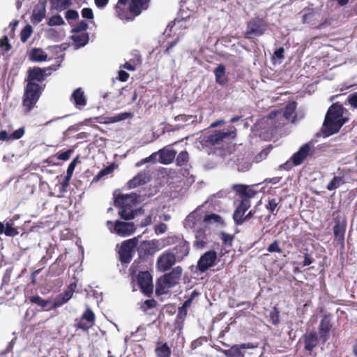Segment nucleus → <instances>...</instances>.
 I'll use <instances>...</instances> for the list:
<instances>
[{
	"mask_svg": "<svg viewBox=\"0 0 357 357\" xmlns=\"http://www.w3.org/2000/svg\"><path fill=\"white\" fill-rule=\"evenodd\" d=\"M214 75L215 77V82L221 85L224 86L228 82L227 76L226 75V68L223 64H219L214 70Z\"/></svg>",
	"mask_w": 357,
	"mask_h": 357,
	"instance_id": "c756f323",
	"label": "nucleus"
},
{
	"mask_svg": "<svg viewBox=\"0 0 357 357\" xmlns=\"http://www.w3.org/2000/svg\"><path fill=\"white\" fill-rule=\"evenodd\" d=\"M177 261L176 258L170 250L160 255L156 261L157 268L160 271L165 272L169 270Z\"/></svg>",
	"mask_w": 357,
	"mask_h": 357,
	"instance_id": "4468645a",
	"label": "nucleus"
},
{
	"mask_svg": "<svg viewBox=\"0 0 357 357\" xmlns=\"http://www.w3.org/2000/svg\"><path fill=\"white\" fill-rule=\"evenodd\" d=\"M158 156L159 157L158 151L153 153L150 156H149L146 158H145L144 162H158V159L157 158Z\"/></svg>",
	"mask_w": 357,
	"mask_h": 357,
	"instance_id": "338daca9",
	"label": "nucleus"
},
{
	"mask_svg": "<svg viewBox=\"0 0 357 357\" xmlns=\"http://www.w3.org/2000/svg\"><path fill=\"white\" fill-rule=\"evenodd\" d=\"M303 339L304 342V348L306 351L311 353L314 347L319 343V339L317 334L316 332H310L309 333H305L303 335Z\"/></svg>",
	"mask_w": 357,
	"mask_h": 357,
	"instance_id": "4be33fe9",
	"label": "nucleus"
},
{
	"mask_svg": "<svg viewBox=\"0 0 357 357\" xmlns=\"http://www.w3.org/2000/svg\"><path fill=\"white\" fill-rule=\"evenodd\" d=\"M0 47L5 52H8L11 50L12 46L9 43V40L7 36H4L0 40Z\"/></svg>",
	"mask_w": 357,
	"mask_h": 357,
	"instance_id": "09e8293b",
	"label": "nucleus"
},
{
	"mask_svg": "<svg viewBox=\"0 0 357 357\" xmlns=\"http://www.w3.org/2000/svg\"><path fill=\"white\" fill-rule=\"evenodd\" d=\"M70 100H73L75 105L77 108L84 107L86 105V98L82 88H77L73 92Z\"/></svg>",
	"mask_w": 357,
	"mask_h": 357,
	"instance_id": "cd10ccee",
	"label": "nucleus"
},
{
	"mask_svg": "<svg viewBox=\"0 0 357 357\" xmlns=\"http://www.w3.org/2000/svg\"><path fill=\"white\" fill-rule=\"evenodd\" d=\"M95 321L96 315L92 310L88 307L83 312L82 317L75 319L74 326L77 329L88 332L94 326Z\"/></svg>",
	"mask_w": 357,
	"mask_h": 357,
	"instance_id": "9b49d317",
	"label": "nucleus"
},
{
	"mask_svg": "<svg viewBox=\"0 0 357 357\" xmlns=\"http://www.w3.org/2000/svg\"><path fill=\"white\" fill-rule=\"evenodd\" d=\"M221 220V217L219 215L215 213L205 215L204 217L203 218V222L206 224L211 222L220 223Z\"/></svg>",
	"mask_w": 357,
	"mask_h": 357,
	"instance_id": "a18cd8bd",
	"label": "nucleus"
},
{
	"mask_svg": "<svg viewBox=\"0 0 357 357\" xmlns=\"http://www.w3.org/2000/svg\"><path fill=\"white\" fill-rule=\"evenodd\" d=\"M149 181V176L146 173L139 172L128 182L127 185L130 189L135 188L146 184Z\"/></svg>",
	"mask_w": 357,
	"mask_h": 357,
	"instance_id": "5701e85b",
	"label": "nucleus"
},
{
	"mask_svg": "<svg viewBox=\"0 0 357 357\" xmlns=\"http://www.w3.org/2000/svg\"><path fill=\"white\" fill-rule=\"evenodd\" d=\"M29 299L31 303L42 307L44 310L55 309V307H53V301L50 299L45 300L38 295L30 296Z\"/></svg>",
	"mask_w": 357,
	"mask_h": 357,
	"instance_id": "393cba45",
	"label": "nucleus"
},
{
	"mask_svg": "<svg viewBox=\"0 0 357 357\" xmlns=\"http://www.w3.org/2000/svg\"><path fill=\"white\" fill-rule=\"evenodd\" d=\"M156 357H170L171 349L167 342H158L154 349Z\"/></svg>",
	"mask_w": 357,
	"mask_h": 357,
	"instance_id": "2f4dec72",
	"label": "nucleus"
},
{
	"mask_svg": "<svg viewBox=\"0 0 357 357\" xmlns=\"http://www.w3.org/2000/svg\"><path fill=\"white\" fill-rule=\"evenodd\" d=\"M269 321L273 325H277L280 322V312L275 307L270 312Z\"/></svg>",
	"mask_w": 357,
	"mask_h": 357,
	"instance_id": "8fccbe9b",
	"label": "nucleus"
},
{
	"mask_svg": "<svg viewBox=\"0 0 357 357\" xmlns=\"http://www.w3.org/2000/svg\"><path fill=\"white\" fill-rule=\"evenodd\" d=\"M206 227L197 229L195 231V241L193 244L194 247L202 249L206 246Z\"/></svg>",
	"mask_w": 357,
	"mask_h": 357,
	"instance_id": "c85d7f7f",
	"label": "nucleus"
},
{
	"mask_svg": "<svg viewBox=\"0 0 357 357\" xmlns=\"http://www.w3.org/2000/svg\"><path fill=\"white\" fill-rule=\"evenodd\" d=\"M73 151L72 149H68L64 152H58L56 154V157L57 159L61 160H68L70 158L71 154L73 153Z\"/></svg>",
	"mask_w": 357,
	"mask_h": 357,
	"instance_id": "864d4df0",
	"label": "nucleus"
},
{
	"mask_svg": "<svg viewBox=\"0 0 357 357\" xmlns=\"http://www.w3.org/2000/svg\"><path fill=\"white\" fill-rule=\"evenodd\" d=\"M167 225L165 223H160L155 226V232L157 234H161L166 231Z\"/></svg>",
	"mask_w": 357,
	"mask_h": 357,
	"instance_id": "e2e57ef3",
	"label": "nucleus"
},
{
	"mask_svg": "<svg viewBox=\"0 0 357 357\" xmlns=\"http://www.w3.org/2000/svg\"><path fill=\"white\" fill-rule=\"evenodd\" d=\"M257 345L252 342L242 343L239 344H234L229 349H220V351L226 357H244V349H255Z\"/></svg>",
	"mask_w": 357,
	"mask_h": 357,
	"instance_id": "ddd939ff",
	"label": "nucleus"
},
{
	"mask_svg": "<svg viewBox=\"0 0 357 357\" xmlns=\"http://www.w3.org/2000/svg\"><path fill=\"white\" fill-rule=\"evenodd\" d=\"M217 259L216 252L214 250H209L206 252L201 256L197 262V268L201 273H204L209 268L212 267Z\"/></svg>",
	"mask_w": 357,
	"mask_h": 357,
	"instance_id": "dca6fc26",
	"label": "nucleus"
},
{
	"mask_svg": "<svg viewBox=\"0 0 357 357\" xmlns=\"http://www.w3.org/2000/svg\"><path fill=\"white\" fill-rule=\"evenodd\" d=\"M3 234L9 237H14L19 234V231L14 227V222L11 219L6 221V223L0 222V235Z\"/></svg>",
	"mask_w": 357,
	"mask_h": 357,
	"instance_id": "b1692460",
	"label": "nucleus"
},
{
	"mask_svg": "<svg viewBox=\"0 0 357 357\" xmlns=\"http://www.w3.org/2000/svg\"><path fill=\"white\" fill-rule=\"evenodd\" d=\"M202 220V215L198 209L190 213L185 220V227L193 229L200 223Z\"/></svg>",
	"mask_w": 357,
	"mask_h": 357,
	"instance_id": "a878e982",
	"label": "nucleus"
},
{
	"mask_svg": "<svg viewBox=\"0 0 357 357\" xmlns=\"http://www.w3.org/2000/svg\"><path fill=\"white\" fill-rule=\"evenodd\" d=\"M157 304H158V303L155 299H153V298L148 299L144 302L143 305L142 306V308L143 311H146L149 309H152V308L155 307Z\"/></svg>",
	"mask_w": 357,
	"mask_h": 357,
	"instance_id": "3c124183",
	"label": "nucleus"
},
{
	"mask_svg": "<svg viewBox=\"0 0 357 357\" xmlns=\"http://www.w3.org/2000/svg\"><path fill=\"white\" fill-rule=\"evenodd\" d=\"M151 0H118L117 16L122 20L132 21L149 8Z\"/></svg>",
	"mask_w": 357,
	"mask_h": 357,
	"instance_id": "20e7f679",
	"label": "nucleus"
},
{
	"mask_svg": "<svg viewBox=\"0 0 357 357\" xmlns=\"http://www.w3.org/2000/svg\"><path fill=\"white\" fill-rule=\"evenodd\" d=\"M158 162L161 164L168 165L172 163L176 155V151L169 147H164L158 151Z\"/></svg>",
	"mask_w": 357,
	"mask_h": 357,
	"instance_id": "412c9836",
	"label": "nucleus"
},
{
	"mask_svg": "<svg viewBox=\"0 0 357 357\" xmlns=\"http://www.w3.org/2000/svg\"><path fill=\"white\" fill-rule=\"evenodd\" d=\"M24 128L22 127L10 134L11 140H16L22 138L24 135Z\"/></svg>",
	"mask_w": 357,
	"mask_h": 357,
	"instance_id": "4d7b16f0",
	"label": "nucleus"
},
{
	"mask_svg": "<svg viewBox=\"0 0 357 357\" xmlns=\"http://www.w3.org/2000/svg\"><path fill=\"white\" fill-rule=\"evenodd\" d=\"M168 245L176 244V245L169 250L177 259V261H181L185 257L188 256L190 252V245L188 242L178 236H169L167 239Z\"/></svg>",
	"mask_w": 357,
	"mask_h": 357,
	"instance_id": "6e6552de",
	"label": "nucleus"
},
{
	"mask_svg": "<svg viewBox=\"0 0 357 357\" xmlns=\"http://www.w3.org/2000/svg\"><path fill=\"white\" fill-rule=\"evenodd\" d=\"M268 29V23L263 18L255 17L246 23V31L244 37L246 39H252L254 37L261 36Z\"/></svg>",
	"mask_w": 357,
	"mask_h": 357,
	"instance_id": "0eeeda50",
	"label": "nucleus"
},
{
	"mask_svg": "<svg viewBox=\"0 0 357 357\" xmlns=\"http://www.w3.org/2000/svg\"><path fill=\"white\" fill-rule=\"evenodd\" d=\"M52 10L61 12L72 5V0H49Z\"/></svg>",
	"mask_w": 357,
	"mask_h": 357,
	"instance_id": "473e14b6",
	"label": "nucleus"
},
{
	"mask_svg": "<svg viewBox=\"0 0 357 357\" xmlns=\"http://www.w3.org/2000/svg\"><path fill=\"white\" fill-rule=\"evenodd\" d=\"M272 146L270 145L268 147L264 149L260 153L255 157V162H259L261 160L266 158L267 155L269 154L271 150L272 149Z\"/></svg>",
	"mask_w": 357,
	"mask_h": 357,
	"instance_id": "49530a36",
	"label": "nucleus"
},
{
	"mask_svg": "<svg viewBox=\"0 0 357 357\" xmlns=\"http://www.w3.org/2000/svg\"><path fill=\"white\" fill-rule=\"evenodd\" d=\"M234 132L215 130L212 134L205 137L204 142L207 146L221 145L224 139L234 134Z\"/></svg>",
	"mask_w": 357,
	"mask_h": 357,
	"instance_id": "f3484780",
	"label": "nucleus"
},
{
	"mask_svg": "<svg viewBox=\"0 0 357 357\" xmlns=\"http://www.w3.org/2000/svg\"><path fill=\"white\" fill-rule=\"evenodd\" d=\"M129 78V74L124 70H119L118 73V79L121 82H126Z\"/></svg>",
	"mask_w": 357,
	"mask_h": 357,
	"instance_id": "69168bd1",
	"label": "nucleus"
},
{
	"mask_svg": "<svg viewBox=\"0 0 357 357\" xmlns=\"http://www.w3.org/2000/svg\"><path fill=\"white\" fill-rule=\"evenodd\" d=\"M237 169L238 172H248L252 167V163L248 158H238L237 159Z\"/></svg>",
	"mask_w": 357,
	"mask_h": 357,
	"instance_id": "4c0bfd02",
	"label": "nucleus"
},
{
	"mask_svg": "<svg viewBox=\"0 0 357 357\" xmlns=\"http://www.w3.org/2000/svg\"><path fill=\"white\" fill-rule=\"evenodd\" d=\"M344 181H343V178L341 176H334L333 179L328 183L326 186V189L328 190L332 191L337 188H339L342 184H343Z\"/></svg>",
	"mask_w": 357,
	"mask_h": 357,
	"instance_id": "a19ab883",
	"label": "nucleus"
},
{
	"mask_svg": "<svg viewBox=\"0 0 357 357\" xmlns=\"http://www.w3.org/2000/svg\"><path fill=\"white\" fill-rule=\"evenodd\" d=\"M188 310L180 307L178 310V313L176 315L177 320H183L187 315Z\"/></svg>",
	"mask_w": 357,
	"mask_h": 357,
	"instance_id": "0e129e2a",
	"label": "nucleus"
},
{
	"mask_svg": "<svg viewBox=\"0 0 357 357\" xmlns=\"http://www.w3.org/2000/svg\"><path fill=\"white\" fill-rule=\"evenodd\" d=\"M182 273L183 269L181 266H178L174 267L169 273H165L162 277L165 280V282L172 288L179 283Z\"/></svg>",
	"mask_w": 357,
	"mask_h": 357,
	"instance_id": "6ab92c4d",
	"label": "nucleus"
},
{
	"mask_svg": "<svg viewBox=\"0 0 357 357\" xmlns=\"http://www.w3.org/2000/svg\"><path fill=\"white\" fill-rule=\"evenodd\" d=\"M347 228V222L345 220L340 221L339 219H335V225L333 228L334 240L337 241L342 250L345 246V231Z\"/></svg>",
	"mask_w": 357,
	"mask_h": 357,
	"instance_id": "2eb2a0df",
	"label": "nucleus"
},
{
	"mask_svg": "<svg viewBox=\"0 0 357 357\" xmlns=\"http://www.w3.org/2000/svg\"><path fill=\"white\" fill-rule=\"evenodd\" d=\"M65 17L68 20H77L79 17L77 11L75 10H68L65 13Z\"/></svg>",
	"mask_w": 357,
	"mask_h": 357,
	"instance_id": "680f3d73",
	"label": "nucleus"
},
{
	"mask_svg": "<svg viewBox=\"0 0 357 357\" xmlns=\"http://www.w3.org/2000/svg\"><path fill=\"white\" fill-rule=\"evenodd\" d=\"M59 257L56 261L50 267V271L52 272V274L53 275H55V276H59L61 275V273L64 270V268L62 267V268H57V266H59V264H57L59 259Z\"/></svg>",
	"mask_w": 357,
	"mask_h": 357,
	"instance_id": "5fc2aeb1",
	"label": "nucleus"
},
{
	"mask_svg": "<svg viewBox=\"0 0 357 357\" xmlns=\"http://www.w3.org/2000/svg\"><path fill=\"white\" fill-rule=\"evenodd\" d=\"M282 202V198L276 199V198H272L269 199L268 204L266 205V208L272 214L276 215V213H274L275 210L277 208L278 205Z\"/></svg>",
	"mask_w": 357,
	"mask_h": 357,
	"instance_id": "79ce46f5",
	"label": "nucleus"
},
{
	"mask_svg": "<svg viewBox=\"0 0 357 357\" xmlns=\"http://www.w3.org/2000/svg\"><path fill=\"white\" fill-rule=\"evenodd\" d=\"M267 250L269 252H278L281 253L282 252L281 248L279 245V241L275 240L272 243H271L268 248Z\"/></svg>",
	"mask_w": 357,
	"mask_h": 357,
	"instance_id": "603ef678",
	"label": "nucleus"
},
{
	"mask_svg": "<svg viewBox=\"0 0 357 357\" xmlns=\"http://www.w3.org/2000/svg\"><path fill=\"white\" fill-rule=\"evenodd\" d=\"M297 107V103L295 101H292L288 103L284 107L283 116L284 117L289 120L292 116L294 113L295 112Z\"/></svg>",
	"mask_w": 357,
	"mask_h": 357,
	"instance_id": "ea45409f",
	"label": "nucleus"
},
{
	"mask_svg": "<svg viewBox=\"0 0 357 357\" xmlns=\"http://www.w3.org/2000/svg\"><path fill=\"white\" fill-rule=\"evenodd\" d=\"M331 328L332 325L330 322V319L328 316H324L320 321L319 328L320 337L323 340H326L328 338Z\"/></svg>",
	"mask_w": 357,
	"mask_h": 357,
	"instance_id": "7c9ffc66",
	"label": "nucleus"
},
{
	"mask_svg": "<svg viewBox=\"0 0 357 357\" xmlns=\"http://www.w3.org/2000/svg\"><path fill=\"white\" fill-rule=\"evenodd\" d=\"M231 188L241 198L240 203L233 213V219L236 225H241L250 220L255 213V211L251 210L245 215V213L251 206L250 198L255 197L257 192L252 186L245 184H234Z\"/></svg>",
	"mask_w": 357,
	"mask_h": 357,
	"instance_id": "f03ea898",
	"label": "nucleus"
},
{
	"mask_svg": "<svg viewBox=\"0 0 357 357\" xmlns=\"http://www.w3.org/2000/svg\"><path fill=\"white\" fill-rule=\"evenodd\" d=\"M33 32V28L31 25H26L20 32V39L21 41L25 43L30 38L31 33Z\"/></svg>",
	"mask_w": 357,
	"mask_h": 357,
	"instance_id": "37998d69",
	"label": "nucleus"
},
{
	"mask_svg": "<svg viewBox=\"0 0 357 357\" xmlns=\"http://www.w3.org/2000/svg\"><path fill=\"white\" fill-rule=\"evenodd\" d=\"M346 110L339 102L333 103L328 108L325 116L322 132L325 136H330L340 131L344 124L348 121V117H344Z\"/></svg>",
	"mask_w": 357,
	"mask_h": 357,
	"instance_id": "7ed1b4c3",
	"label": "nucleus"
},
{
	"mask_svg": "<svg viewBox=\"0 0 357 357\" xmlns=\"http://www.w3.org/2000/svg\"><path fill=\"white\" fill-rule=\"evenodd\" d=\"M30 61L33 62H43L47 59V53L41 48H32L28 54Z\"/></svg>",
	"mask_w": 357,
	"mask_h": 357,
	"instance_id": "bb28decb",
	"label": "nucleus"
},
{
	"mask_svg": "<svg viewBox=\"0 0 357 357\" xmlns=\"http://www.w3.org/2000/svg\"><path fill=\"white\" fill-rule=\"evenodd\" d=\"M346 102H348L351 107L357 109V92L349 94Z\"/></svg>",
	"mask_w": 357,
	"mask_h": 357,
	"instance_id": "6e6d98bb",
	"label": "nucleus"
},
{
	"mask_svg": "<svg viewBox=\"0 0 357 357\" xmlns=\"http://www.w3.org/2000/svg\"><path fill=\"white\" fill-rule=\"evenodd\" d=\"M47 68H29L25 79L26 85L22 96V109L24 114L29 113L36 105L45 88L43 82L49 75Z\"/></svg>",
	"mask_w": 357,
	"mask_h": 357,
	"instance_id": "f257e3e1",
	"label": "nucleus"
},
{
	"mask_svg": "<svg viewBox=\"0 0 357 357\" xmlns=\"http://www.w3.org/2000/svg\"><path fill=\"white\" fill-rule=\"evenodd\" d=\"M189 162V154L187 151H181L176 158V165L179 167H187Z\"/></svg>",
	"mask_w": 357,
	"mask_h": 357,
	"instance_id": "e433bc0d",
	"label": "nucleus"
},
{
	"mask_svg": "<svg viewBox=\"0 0 357 357\" xmlns=\"http://www.w3.org/2000/svg\"><path fill=\"white\" fill-rule=\"evenodd\" d=\"M172 287L165 282L162 277L159 278L155 284V295L159 296L168 293V289Z\"/></svg>",
	"mask_w": 357,
	"mask_h": 357,
	"instance_id": "f704fd0d",
	"label": "nucleus"
},
{
	"mask_svg": "<svg viewBox=\"0 0 357 357\" xmlns=\"http://www.w3.org/2000/svg\"><path fill=\"white\" fill-rule=\"evenodd\" d=\"M89 27L87 22L84 20H81L77 23V24L73 28V33H81L86 31Z\"/></svg>",
	"mask_w": 357,
	"mask_h": 357,
	"instance_id": "de8ad7c7",
	"label": "nucleus"
},
{
	"mask_svg": "<svg viewBox=\"0 0 357 357\" xmlns=\"http://www.w3.org/2000/svg\"><path fill=\"white\" fill-rule=\"evenodd\" d=\"M140 291L148 297H151L153 291V276L148 271H139L135 280Z\"/></svg>",
	"mask_w": 357,
	"mask_h": 357,
	"instance_id": "9d476101",
	"label": "nucleus"
},
{
	"mask_svg": "<svg viewBox=\"0 0 357 357\" xmlns=\"http://www.w3.org/2000/svg\"><path fill=\"white\" fill-rule=\"evenodd\" d=\"M137 245L136 238L126 240L121 243L118 253L119 261L122 264H128L131 261Z\"/></svg>",
	"mask_w": 357,
	"mask_h": 357,
	"instance_id": "1a4fd4ad",
	"label": "nucleus"
},
{
	"mask_svg": "<svg viewBox=\"0 0 357 357\" xmlns=\"http://www.w3.org/2000/svg\"><path fill=\"white\" fill-rule=\"evenodd\" d=\"M64 20L59 15H55L50 17L48 20L47 24L49 26H60L64 24Z\"/></svg>",
	"mask_w": 357,
	"mask_h": 357,
	"instance_id": "c03bdc74",
	"label": "nucleus"
},
{
	"mask_svg": "<svg viewBox=\"0 0 357 357\" xmlns=\"http://www.w3.org/2000/svg\"><path fill=\"white\" fill-rule=\"evenodd\" d=\"M284 49L283 47H280L277 49L273 54V59H278L282 60L284 58Z\"/></svg>",
	"mask_w": 357,
	"mask_h": 357,
	"instance_id": "bf43d9fd",
	"label": "nucleus"
},
{
	"mask_svg": "<svg viewBox=\"0 0 357 357\" xmlns=\"http://www.w3.org/2000/svg\"><path fill=\"white\" fill-rule=\"evenodd\" d=\"M137 194L119 195L115 197L114 206L119 207L121 210L119 215L121 218L126 220H130L135 218V211L132 210V205L137 202Z\"/></svg>",
	"mask_w": 357,
	"mask_h": 357,
	"instance_id": "39448f33",
	"label": "nucleus"
},
{
	"mask_svg": "<svg viewBox=\"0 0 357 357\" xmlns=\"http://www.w3.org/2000/svg\"><path fill=\"white\" fill-rule=\"evenodd\" d=\"M10 280V272L6 270L2 278L1 287L8 284Z\"/></svg>",
	"mask_w": 357,
	"mask_h": 357,
	"instance_id": "774afa93",
	"label": "nucleus"
},
{
	"mask_svg": "<svg viewBox=\"0 0 357 357\" xmlns=\"http://www.w3.org/2000/svg\"><path fill=\"white\" fill-rule=\"evenodd\" d=\"M132 117L131 112H123L117 115L107 117V123H116Z\"/></svg>",
	"mask_w": 357,
	"mask_h": 357,
	"instance_id": "58836bf2",
	"label": "nucleus"
},
{
	"mask_svg": "<svg viewBox=\"0 0 357 357\" xmlns=\"http://www.w3.org/2000/svg\"><path fill=\"white\" fill-rule=\"evenodd\" d=\"M221 239L222 241V243L225 245H231V242L233 241V236L230 234H228L225 232L221 233Z\"/></svg>",
	"mask_w": 357,
	"mask_h": 357,
	"instance_id": "13d9d810",
	"label": "nucleus"
},
{
	"mask_svg": "<svg viewBox=\"0 0 357 357\" xmlns=\"http://www.w3.org/2000/svg\"><path fill=\"white\" fill-rule=\"evenodd\" d=\"M137 250L139 258L142 260L146 259L159 250L158 241L155 239L143 241L140 242Z\"/></svg>",
	"mask_w": 357,
	"mask_h": 357,
	"instance_id": "f8f14e48",
	"label": "nucleus"
},
{
	"mask_svg": "<svg viewBox=\"0 0 357 357\" xmlns=\"http://www.w3.org/2000/svg\"><path fill=\"white\" fill-rule=\"evenodd\" d=\"M46 3L45 0H40L35 6L31 16V22L33 24H38L45 17Z\"/></svg>",
	"mask_w": 357,
	"mask_h": 357,
	"instance_id": "a211bd4d",
	"label": "nucleus"
},
{
	"mask_svg": "<svg viewBox=\"0 0 357 357\" xmlns=\"http://www.w3.org/2000/svg\"><path fill=\"white\" fill-rule=\"evenodd\" d=\"M114 231L123 236L132 234L135 230V225L132 222H126L117 220L114 225Z\"/></svg>",
	"mask_w": 357,
	"mask_h": 357,
	"instance_id": "aec40b11",
	"label": "nucleus"
},
{
	"mask_svg": "<svg viewBox=\"0 0 357 357\" xmlns=\"http://www.w3.org/2000/svg\"><path fill=\"white\" fill-rule=\"evenodd\" d=\"M73 294L67 290L57 296L56 299L53 301V307L57 308L66 303L73 296Z\"/></svg>",
	"mask_w": 357,
	"mask_h": 357,
	"instance_id": "c9c22d12",
	"label": "nucleus"
},
{
	"mask_svg": "<svg viewBox=\"0 0 357 357\" xmlns=\"http://www.w3.org/2000/svg\"><path fill=\"white\" fill-rule=\"evenodd\" d=\"M71 36V39L75 43V44L80 47L86 45L89 40V36L88 33H75Z\"/></svg>",
	"mask_w": 357,
	"mask_h": 357,
	"instance_id": "72a5a7b5",
	"label": "nucleus"
},
{
	"mask_svg": "<svg viewBox=\"0 0 357 357\" xmlns=\"http://www.w3.org/2000/svg\"><path fill=\"white\" fill-rule=\"evenodd\" d=\"M314 153V148L312 143H305L301 146L298 151L294 153L286 162L281 165L280 169L289 171L294 167L301 165L307 157L312 156Z\"/></svg>",
	"mask_w": 357,
	"mask_h": 357,
	"instance_id": "423d86ee",
	"label": "nucleus"
},
{
	"mask_svg": "<svg viewBox=\"0 0 357 357\" xmlns=\"http://www.w3.org/2000/svg\"><path fill=\"white\" fill-rule=\"evenodd\" d=\"M82 16L84 18L92 20L93 18V13L91 8H84L82 10Z\"/></svg>",
	"mask_w": 357,
	"mask_h": 357,
	"instance_id": "052dcab7",
	"label": "nucleus"
}]
</instances>
